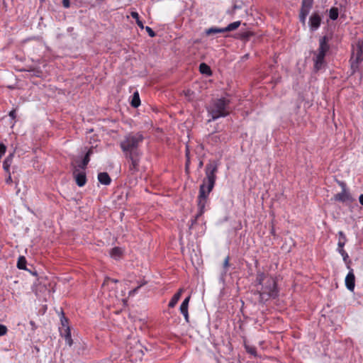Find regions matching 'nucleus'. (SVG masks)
<instances>
[{"label":"nucleus","instance_id":"9","mask_svg":"<svg viewBox=\"0 0 363 363\" xmlns=\"http://www.w3.org/2000/svg\"><path fill=\"white\" fill-rule=\"evenodd\" d=\"M312 6V1H303L302 7L299 15L300 21L302 23L305 24L306 17L308 15Z\"/></svg>","mask_w":363,"mask_h":363},{"label":"nucleus","instance_id":"2","mask_svg":"<svg viewBox=\"0 0 363 363\" xmlns=\"http://www.w3.org/2000/svg\"><path fill=\"white\" fill-rule=\"evenodd\" d=\"M256 286L262 300L276 298L278 296V289L276 279L262 272L257 274Z\"/></svg>","mask_w":363,"mask_h":363},{"label":"nucleus","instance_id":"1","mask_svg":"<svg viewBox=\"0 0 363 363\" xmlns=\"http://www.w3.org/2000/svg\"><path fill=\"white\" fill-rule=\"evenodd\" d=\"M217 170L218 166L216 162H211L206 167V177L203 180V184L200 186L198 196V216H201L204 213L209 194L211 192L215 185Z\"/></svg>","mask_w":363,"mask_h":363},{"label":"nucleus","instance_id":"13","mask_svg":"<svg viewBox=\"0 0 363 363\" xmlns=\"http://www.w3.org/2000/svg\"><path fill=\"white\" fill-rule=\"evenodd\" d=\"M13 153H11L6 158L3 162V168L4 172H11L10 168L13 163Z\"/></svg>","mask_w":363,"mask_h":363},{"label":"nucleus","instance_id":"12","mask_svg":"<svg viewBox=\"0 0 363 363\" xmlns=\"http://www.w3.org/2000/svg\"><path fill=\"white\" fill-rule=\"evenodd\" d=\"M190 301V296L186 297L183 302L182 303L180 306V312L184 315V318L185 320L188 323L189 321V303Z\"/></svg>","mask_w":363,"mask_h":363},{"label":"nucleus","instance_id":"11","mask_svg":"<svg viewBox=\"0 0 363 363\" xmlns=\"http://www.w3.org/2000/svg\"><path fill=\"white\" fill-rule=\"evenodd\" d=\"M345 285L348 290L350 291H354L355 286V277L352 269H350L345 277Z\"/></svg>","mask_w":363,"mask_h":363},{"label":"nucleus","instance_id":"3","mask_svg":"<svg viewBox=\"0 0 363 363\" xmlns=\"http://www.w3.org/2000/svg\"><path fill=\"white\" fill-rule=\"evenodd\" d=\"M229 103L230 100L224 97L213 101L207 108L208 113L211 117L208 121L227 116L230 113L228 108Z\"/></svg>","mask_w":363,"mask_h":363},{"label":"nucleus","instance_id":"8","mask_svg":"<svg viewBox=\"0 0 363 363\" xmlns=\"http://www.w3.org/2000/svg\"><path fill=\"white\" fill-rule=\"evenodd\" d=\"M322 17L318 13H313L309 18L308 26L311 31H315L318 29L321 24Z\"/></svg>","mask_w":363,"mask_h":363},{"label":"nucleus","instance_id":"32","mask_svg":"<svg viewBox=\"0 0 363 363\" xmlns=\"http://www.w3.org/2000/svg\"><path fill=\"white\" fill-rule=\"evenodd\" d=\"M130 16L134 18L135 19V21H137L138 20H140V18H139V14L138 12L136 11H131L130 12Z\"/></svg>","mask_w":363,"mask_h":363},{"label":"nucleus","instance_id":"4","mask_svg":"<svg viewBox=\"0 0 363 363\" xmlns=\"http://www.w3.org/2000/svg\"><path fill=\"white\" fill-rule=\"evenodd\" d=\"M144 138L140 133H130L127 134L120 143V147L125 155H130L137 152L139 145Z\"/></svg>","mask_w":363,"mask_h":363},{"label":"nucleus","instance_id":"28","mask_svg":"<svg viewBox=\"0 0 363 363\" xmlns=\"http://www.w3.org/2000/svg\"><path fill=\"white\" fill-rule=\"evenodd\" d=\"M8 330L6 326L4 325L0 324V336H3L6 334Z\"/></svg>","mask_w":363,"mask_h":363},{"label":"nucleus","instance_id":"7","mask_svg":"<svg viewBox=\"0 0 363 363\" xmlns=\"http://www.w3.org/2000/svg\"><path fill=\"white\" fill-rule=\"evenodd\" d=\"M341 186H342V190L341 192L335 195V200L341 202L352 201L354 199H352L350 194L347 191L345 184L342 182L341 183Z\"/></svg>","mask_w":363,"mask_h":363},{"label":"nucleus","instance_id":"15","mask_svg":"<svg viewBox=\"0 0 363 363\" xmlns=\"http://www.w3.org/2000/svg\"><path fill=\"white\" fill-rule=\"evenodd\" d=\"M123 253V250L122 248L118 247H115L113 249H111L110 252V255L112 258L115 259H118L121 258Z\"/></svg>","mask_w":363,"mask_h":363},{"label":"nucleus","instance_id":"6","mask_svg":"<svg viewBox=\"0 0 363 363\" xmlns=\"http://www.w3.org/2000/svg\"><path fill=\"white\" fill-rule=\"evenodd\" d=\"M363 60V39L359 40L356 46L353 47L350 59L351 67L354 71L358 68V65Z\"/></svg>","mask_w":363,"mask_h":363},{"label":"nucleus","instance_id":"14","mask_svg":"<svg viewBox=\"0 0 363 363\" xmlns=\"http://www.w3.org/2000/svg\"><path fill=\"white\" fill-rule=\"evenodd\" d=\"M98 180L99 182L104 185L110 184L111 179L106 172H101L98 174Z\"/></svg>","mask_w":363,"mask_h":363},{"label":"nucleus","instance_id":"37","mask_svg":"<svg viewBox=\"0 0 363 363\" xmlns=\"http://www.w3.org/2000/svg\"><path fill=\"white\" fill-rule=\"evenodd\" d=\"M62 4L65 8H69L70 6V1H62Z\"/></svg>","mask_w":363,"mask_h":363},{"label":"nucleus","instance_id":"36","mask_svg":"<svg viewBox=\"0 0 363 363\" xmlns=\"http://www.w3.org/2000/svg\"><path fill=\"white\" fill-rule=\"evenodd\" d=\"M136 23H137V25H138V26L141 29L145 28V27H144V26H143V22H142L140 20H138V21H136Z\"/></svg>","mask_w":363,"mask_h":363},{"label":"nucleus","instance_id":"26","mask_svg":"<svg viewBox=\"0 0 363 363\" xmlns=\"http://www.w3.org/2000/svg\"><path fill=\"white\" fill-rule=\"evenodd\" d=\"M207 35L224 33V28H211L206 31Z\"/></svg>","mask_w":363,"mask_h":363},{"label":"nucleus","instance_id":"34","mask_svg":"<svg viewBox=\"0 0 363 363\" xmlns=\"http://www.w3.org/2000/svg\"><path fill=\"white\" fill-rule=\"evenodd\" d=\"M186 167L189 165V150L188 149V147L186 146Z\"/></svg>","mask_w":363,"mask_h":363},{"label":"nucleus","instance_id":"27","mask_svg":"<svg viewBox=\"0 0 363 363\" xmlns=\"http://www.w3.org/2000/svg\"><path fill=\"white\" fill-rule=\"evenodd\" d=\"M338 252L341 255L343 260L347 262L349 259V255L344 249H337Z\"/></svg>","mask_w":363,"mask_h":363},{"label":"nucleus","instance_id":"29","mask_svg":"<svg viewBox=\"0 0 363 363\" xmlns=\"http://www.w3.org/2000/svg\"><path fill=\"white\" fill-rule=\"evenodd\" d=\"M145 29L146 30V31L147 32L148 35L150 37H155V33L153 31V30L150 27L146 26L145 28Z\"/></svg>","mask_w":363,"mask_h":363},{"label":"nucleus","instance_id":"30","mask_svg":"<svg viewBox=\"0 0 363 363\" xmlns=\"http://www.w3.org/2000/svg\"><path fill=\"white\" fill-rule=\"evenodd\" d=\"M338 236H339L338 240H340V241L344 240L345 242H347L346 236L342 231L338 232Z\"/></svg>","mask_w":363,"mask_h":363},{"label":"nucleus","instance_id":"39","mask_svg":"<svg viewBox=\"0 0 363 363\" xmlns=\"http://www.w3.org/2000/svg\"><path fill=\"white\" fill-rule=\"evenodd\" d=\"M228 265V258H226L224 262V266L227 267Z\"/></svg>","mask_w":363,"mask_h":363},{"label":"nucleus","instance_id":"23","mask_svg":"<svg viewBox=\"0 0 363 363\" xmlns=\"http://www.w3.org/2000/svg\"><path fill=\"white\" fill-rule=\"evenodd\" d=\"M339 13L337 8L333 7L329 11V17L331 20H336L338 17Z\"/></svg>","mask_w":363,"mask_h":363},{"label":"nucleus","instance_id":"25","mask_svg":"<svg viewBox=\"0 0 363 363\" xmlns=\"http://www.w3.org/2000/svg\"><path fill=\"white\" fill-rule=\"evenodd\" d=\"M245 348L249 354H252L254 357L257 356V351L255 347L245 344Z\"/></svg>","mask_w":363,"mask_h":363},{"label":"nucleus","instance_id":"17","mask_svg":"<svg viewBox=\"0 0 363 363\" xmlns=\"http://www.w3.org/2000/svg\"><path fill=\"white\" fill-rule=\"evenodd\" d=\"M240 21H237L228 24L224 28V32L232 31L236 30L240 26Z\"/></svg>","mask_w":363,"mask_h":363},{"label":"nucleus","instance_id":"33","mask_svg":"<svg viewBox=\"0 0 363 363\" xmlns=\"http://www.w3.org/2000/svg\"><path fill=\"white\" fill-rule=\"evenodd\" d=\"M346 244V242H345L344 240H338V242H337V247L338 248L337 249H344V246Z\"/></svg>","mask_w":363,"mask_h":363},{"label":"nucleus","instance_id":"24","mask_svg":"<svg viewBox=\"0 0 363 363\" xmlns=\"http://www.w3.org/2000/svg\"><path fill=\"white\" fill-rule=\"evenodd\" d=\"M64 337H65V340L66 343L69 346H71L72 345V337H71V333H70V330H69V328H67Z\"/></svg>","mask_w":363,"mask_h":363},{"label":"nucleus","instance_id":"5","mask_svg":"<svg viewBox=\"0 0 363 363\" xmlns=\"http://www.w3.org/2000/svg\"><path fill=\"white\" fill-rule=\"evenodd\" d=\"M328 49L329 46L326 42V38L325 37H323L320 40L318 50L315 53V56L313 59L314 68L315 70H319L324 67V58Z\"/></svg>","mask_w":363,"mask_h":363},{"label":"nucleus","instance_id":"16","mask_svg":"<svg viewBox=\"0 0 363 363\" xmlns=\"http://www.w3.org/2000/svg\"><path fill=\"white\" fill-rule=\"evenodd\" d=\"M183 289H180L177 293H176L173 297L172 298V299L170 300L169 303V307L170 308H173L176 306V304L177 303L178 301L179 300L181 296H182V294L183 293Z\"/></svg>","mask_w":363,"mask_h":363},{"label":"nucleus","instance_id":"31","mask_svg":"<svg viewBox=\"0 0 363 363\" xmlns=\"http://www.w3.org/2000/svg\"><path fill=\"white\" fill-rule=\"evenodd\" d=\"M7 177L6 178V183L10 184L12 183V177L11 172H6Z\"/></svg>","mask_w":363,"mask_h":363},{"label":"nucleus","instance_id":"10","mask_svg":"<svg viewBox=\"0 0 363 363\" xmlns=\"http://www.w3.org/2000/svg\"><path fill=\"white\" fill-rule=\"evenodd\" d=\"M73 175L74 177L76 183L79 186L81 187V186H83L85 185V184L86 182V174H85L84 169H82V171L75 169L73 172Z\"/></svg>","mask_w":363,"mask_h":363},{"label":"nucleus","instance_id":"22","mask_svg":"<svg viewBox=\"0 0 363 363\" xmlns=\"http://www.w3.org/2000/svg\"><path fill=\"white\" fill-rule=\"evenodd\" d=\"M91 150H89L86 152V155H85L84 158L83 159V161L82 162V164H80V167H81L82 169H85V167H86V165L88 164V163H89V160H90V159H89V156H90V155H91Z\"/></svg>","mask_w":363,"mask_h":363},{"label":"nucleus","instance_id":"19","mask_svg":"<svg viewBox=\"0 0 363 363\" xmlns=\"http://www.w3.org/2000/svg\"><path fill=\"white\" fill-rule=\"evenodd\" d=\"M199 70L201 73L206 74L208 76H210L212 74L210 67L205 63H201L200 65Z\"/></svg>","mask_w":363,"mask_h":363},{"label":"nucleus","instance_id":"38","mask_svg":"<svg viewBox=\"0 0 363 363\" xmlns=\"http://www.w3.org/2000/svg\"><path fill=\"white\" fill-rule=\"evenodd\" d=\"M359 203L363 206V194L359 196Z\"/></svg>","mask_w":363,"mask_h":363},{"label":"nucleus","instance_id":"18","mask_svg":"<svg viewBox=\"0 0 363 363\" xmlns=\"http://www.w3.org/2000/svg\"><path fill=\"white\" fill-rule=\"evenodd\" d=\"M26 264H27V261H26V259L25 258V257L23 256H20L18 259V262H17V267L19 269H23V270H26L27 268H26Z\"/></svg>","mask_w":363,"mask_h":363},{"label":"nucleus","instance_id":"20","mask_svg":"<svg viewBox=\"0 0 363 363\" xmlns=\"http://www.w3.org/2000/svg\"><path fill=\"white\" fill-rule=\"evenodd\" d=\"M140 100L139 94L138 91H136L133 95V98L131 100V105H132V106L137 108L140 106Z\"/></svg>","mask_w":363,"mask_h":363},{"label":"nucleus","instance_id":"21","mask_svg":"<svg viewBox=\"0 0 363 363\" xmlns=\"http://www.w3.org/2000/svg\"><path fill=\"white\" fill-rule=\"evenodd\" d=\"M133 155L134 154H131L130 155H125V156L131 160L130 169L135 171V170H137L138 165V160H136L135 158H134Z\"/></svg>","mask_w":363,"mask_h":363},{"label":"nucleus","instance_id":"35","mask_svg":"<svg viewBox=\"0 0 363 363\" xmlns=\"http://www.w3.org/2000/svg\"><path fill=\"white\" fill-rule=\"evenodd\" d=\"M9 116H10L11 118L14 119V118H16V111H15V110H12V111H11L9 112Z\"/></svg>","mask_w":363,"mask_h":363}]
</instances>
